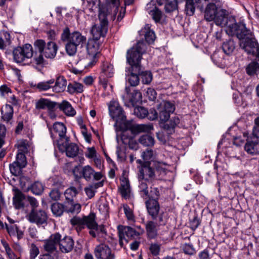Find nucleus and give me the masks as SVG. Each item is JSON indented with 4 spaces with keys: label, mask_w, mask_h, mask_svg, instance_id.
<instances>
[{
    "label": "nucleus",
    "mask_w": 259,
    "mask_h": 259,
    "mask_svg": "<svg viewBox=\"0 0 259 259\" xmlns=\"http://www.w3.org/2000/svg\"><path fill=\"white\" fill-rule=\"evenodd\" d=\"M108 108L110 116L116 121L115 125L118 123L123 125V128L125 131L130 130L133 134H138L142 132L148 133L153 128L152 124H137L133 120L126 121L123 109L116 101H111Z\"/></svg>",
    "instance_id": "obj_1"
},
{
    "label": "nucleus",
    "mask_w": 259,
    "mask_h": 259,
    "mask_svg": "<svg viewBox=\"0 0 259 259\" xmlns=\"http://www.w3.org/2000/svg\"><path fill=\"white\" fill-rule=\"evenodd\" d=\"M146 48L147 45L141 40L139 41L135 46L127 52L126 60L131 66L132 72L126 77L132 86H136L139 82L138 75H140L141 71L140 62L142 55L146 52Z\"/></svg>",
    "instance_id": "obj_2"
},
{
    "label": "nucleus",
    "mask_w": 259,
    "mask_h": 259,
    "mask_svg": "<svg viewBox=\"0 0 259 259\" xmlns=\"http://www.w3.org/2000/svg\"><path fill=\"white\" fill-rule=\"evenodd\" d=\"M120 5V0H106L105 4L99 7L98 18L100 20V26H98V34L100 37L104 38L107 34L108 27L107 16L110 13L111 9L114 8L113 18L115 19Z\"/></svg>",
    "instance_id": "obj_3"
},
{
    "label": "nucleus",
    "mask_w": 259,
    "mask_h": 259,
    "mask_svg": "<svg viewBox=\"0 0 259 259\" xmlns=\"http://www.w3.org/2000/svg\"><path fill=\"white\" fill-rule=\"evenodd\" d=\"M61 40L65 43V51L70 56L75 55L77 47L86 41V37L78 31L70 33L68 27H65L61 35Z\"/></svg>",
    "instance_id": "obj_4"
},
{
    "label": "nucleus",
    "mask_w": 259,
    "mask_h": 259,
    "mask_svg": "<svg viewBox=\"0 0 259 259\" xmlns=\"http://www.w3.org/2000/svg\"><path fill=\"white\" fill-rule=\"evenodd\" d=\"M157 109L161 121L164 122L163 128L170 130L173 129L179 123V119L177 117H172L168 120L170 115L175 109V105L170 102L162 101L158 106Z\"/></svg>",
    "instance_id": "obj_5"
},
{
    "label": "nucleus",
    "mask_w": 259,
    "mask_h": 259,
    "mask_svg": "<svg viewBox=\"0 0 259 259\" xmlns=\"http://www.w3.org/2000/svg\"><path fill=\"white\" fill-rule=\"evenodd\" d=\"M239 28L235 33L239 39L240 47L247 54L253 52L257 42L253 37L251 32L247 30L244 24L240 23Z\"/></svg>",
    "instance_id": "obj_6"
},
{
    "label": "nucleus",
    "mask_w": 259,
    "mask_h": 259,
    "mask_svg": "<svg viewBox=\"0 0 259 259\" xmlns=\"http://www.w3.org/2000/svg\"><path fill=\"white\" fill-rule=\"evenodd\" d=\"M96 217L95 213H91L89 215L84 216L82 218L74 217L70 220V222L72 226H76L77 231L81 230L86 226L90 230V234L95 237L97 230V224L95 221Z\"/></svg>",
    "instance_id": "obj_7"
},
{
    "label": "nucleus",
    "mask_w": 259,
    "mask_h": 259,
    "mask_svg": "<svg viewBox=\"0 0 259 259\" xmlns=\"http://www.w3.org/2000/svg\"><path fill=\"white\" fill-rule=\"evenodd\" d=\"M66 127L62 122H56L52 127L49 128L51 137L55 146L58 149H63V142H69V138L66 136Z\"/></svg>",
    "instance_id": "obj_8"
},
{
    "label": "nucleus",
    "mask_w": 259,
    "mask_h": 259,
    "mask_svg": "<svg viewBox=\"0 0 259 259\" xmlns=\"http://www.w3.org/2000/svg\"><path fill=\"white\" fill-rule=\"evenodd\" d=\"M217 25L221 27H226L231 34H235L236 31L239 28V25L236 23L235 19L233 17H227V12L225 9H221L219 11L215 19H213Z\"/></svg>",
    "instance_id": "obj_9"
},
{
    "label": "nucleus",
    "mask_w": 259,
    "mask_h": 259,
    "mask_svg": "<svg viewBox=\"0 0 259 259\" xmlns=\"http://www.w3.org/2000/svg\"><path fill=\"white\" fill-rule=\"evenodd\" d=\"M34 46L35 49L41 52L46 58H54L58 50V47L55 42L50 41L46 44L42 39L35 41Z\"/></svg>",
    "instance_id": "obj_10"
},
{
    "label": "nucleus",
    "mask_w": 259,
    "mask_h": 259,
    "mask_svg": "<svg viewBox=\"0 0 259 259\" xmlns=\"http://www.w3.org/2000/svg\"><path fill=\"white\" fill-rule=\"evenodd\" d=\"M33 48L31 45L25 44L23 47L15 48L13 52L14 59L17 63H23L32 57Z\"/></svg>",
    "instance_id": "obj_11"
},
{
    "label": "nucleus",
    "mask_w": 259,
    "mask_h": 259,
    "mask_svg": "<svg viewBox=\"0 0 259 259\" xmlns=\"http://www.w3.org/2000/svg\"><path fill=\"white\" fill-rule=\"evenodd\" d=\"M90 32L92 37L89 39L87 51L89 55L95 57L97 55V26L96 24L93 25Z\"/></svg>",
    "instance_id": "obj_12"
},
{
    "label": "nucleus",
    "mask_w": 259,
    "mask_h": 259,
    "mask_svg": "<svg viewBox=\"0 0 259 259\" xmlns=\"http://www.w3.org/2000/svg\"><path fill=\"white\" fill-rule=\"evenodd\" d=\"M61 235L59 233L52 234L48 239L44 241V248L46 251L49 253H53L57 251L58 242Z\"/></svg>",
    "instance_id": "obj_13"
},
{
    "label": "nucleus",
    "mask_w": 259,
    "mask_h": 259,
    "mask_svg": "<svg viewBox=\"0 0 259 259\" xmlns=\"http://www.w3.org/2000/svg\"><path fill=\"white\" fill-rule=\"evenodd\" d=\"M138 178L151 182L155 179V171L149 164H143L139 169Z\"/></svg>",
    "instance_id": "obj_14"
},
{
    "label": "nucleus",
    "mask_w": 259,
    "mask_h": 259,
    "mask_svg": "<svg viewBox=\"0 0 259 259\" xmlns=\"http://www.w3.org/2000/svg\"><path fill=\"white\" fill-rule=\"evenodd\" d=\"M28 220L32 223L41 225L46 222L47 215L45 211L40 210L36 211L32 209L27 217Z\"/></svg>",
    "instance_id": "obj_15"
},
{
    "label": "nucleus",
    "mask_w": 259,
    "mask_h": 259,
    "mask_svg": "<svg viewBox=\"0 0 259 259\" xmlns=\"http://www.w3.org/2000/svg\"><path fill=\"white\" fill-rule=\"evenodd\" d=\"M78 170L79 168L76 167L73 170L75 177L81 178L82 176L87 181H91L92 179L97 180V172H96L90 166L87 165L82 167L79 176L77 174Z\"/></svg>",
    "instance_id": "obj_16"
},
{
    "label": "nucleus",
    "mask_w": 259,
    "mask_h": 259,
    "mask_svg": "<svg viewBox=\"0 0 259 259\" xmlns=\"http://www.w3.org/2000/svg\"><path fill=\"white\" fill-rule=\"evenodd\" d=\"M244 149L249 154H259V137L253 135L250 140H247Z\"/></svg>",
    "instance_id": "obj_17"
},
{
    "label": "nucleus",
    "mask_w": 259,
    "mask_h": 259,
    "mask_svg": "<svg viewBox=\"0 0 259 259\" xmlns=\"http://www.w3.org/2000/svg\"><path fill=\"white\" fill-rule=\"evenodd\" d=\"M146 205L149 215L153 219H156L160 210L158 201L154 199H149L146 201Z\"/></svg>",
    "instance_id": "obj_18"
},
{
    "label": "nucleus",
    "mask_w": 259,
    "mask_h": 259,
    "mask_svg": "<svg viewBox=\"0 0 259 259\" xmlns=\"http://www.w3.org/2000/svg\"><path fill=\"white\" fill-rule=\"evenodd\" d=\"M58 246L60 250L62 252L68 253L70 252L73 248L74 241L70 237L65 236L62 239H61V237H60Z\"/></svg>",
    "instance_id": "obj_19"
},
{
    "label": "nucleus",
    "mask_w": 259,
    "mask_h": 259,
    "mask_svg": "<svg viewBox=\"0 0 259 259\" xmlns=\"http://www.w3.org/2000/svg\"><path fill=\"white\" fill-rule=\"evenodd\" d=\"M57 103L51 101L50 100L41 98L36 101L35 106V109L38 110L47 109L48 110H53L56 107Z\"/></svg>",
    "instance_id": "obj_20"
},
{
    "label": "nucleus",
    "mask_w": 259,
    "mask_h": 259,
    "mask_svg": "<svg viewBox=\"0 0 259 259\" xmlns=\"http://www.w3.org/2000/svg\"><path fill=\"white\" fill-rule=\"evenodd\" d=\"M64 147L63 149H59L62 152H65L66 155L69 157H74L78 153L79 148L77 145L74 143L69 144V142H63Z\"/></svg>",
    "instance_id": "obj_21"
},
{
    "label": "nucleus",
    "mask_w": 259,
    "mask_h": 259,
    "mask_svg": "<svg viewBox=\"0 0 259 259\" xmlns=\"http://www.w3.org/2000/svg\"><path fill=\"white\" fill-rule=\"evenodd\" d=\"M114 255L108 245L104 243L98 245V259H114Z\"/></svg>",
    "instance_id": "obj_22"
},
{
    "label": "nucleus",
    "mask_w": 259,
    "mask_h": 259,
    "mask_svg": "<svg viewBox=\"0 0 259 259\" xmlns=\"http://www.w3.org/2000/svg\"><path fill=\"white\" fill-rule=\"evenodd\" d=\"M13 200L15 207L16 209H20L25 206V202L27 201V198L22 192L17 189L15 191Z\"/></svg>",
    "instance_id": "obj_23"
},
{
    "label": "nucleus",
    "mask_w": 259,
    "mask_h": 259,
    "mask_svg": "<svg viewBox=\"0 0 259 259\" xmlns=\"http://www.w3.org/2000/svg\"><path fill=\"white\" fill-rule=\"evenodd\" d=\"M218 8L214 3H210L206 7L204 11V19L207 21H212L218 13Z\"/></svg>",
    "instance_id": "obj_24"
},
{
    "label": "nucleus",
    "mask_w": 259,
    "mask_h": 259,
    "mask_svg": "<svg viewBox=\"0 0 259 259\" xmlns=\"http://www.w3.org/2000/svg\"><path fill=\"white\" fill-rule=\"evenodd\" d=\"M118 236L119 238V245L122 247L124 245V241L128 242V239H130V227L119 225L117 227Z\"/></svg>",
    "instance_id": "obj_25"
},
{
    "label": "nucleus",
    "mask_w": 259,
    "mask_h": 259,
    "mask_svg": "<svg viewBox=\"0 0 259 259\" xmlns=\"http://www.w3.org/2000/svg\"><path fill=\"white\" fill-rule=\"evenodd\" d=\"M139 34L141 36H144L145 40L149 44L153 43L156 38L155 33L150 29L149 24L145 25V27L139 31Z\"/></svg>",
    "instance_id": "obj_26"
},
{
    "label": "nucleus",
    "mask_w": 259,
    "mask_h": 259,
    "mask_svg": "<svg viewBox=\"0 0 259 259\" xmlns=\"http://www.w3.org/2000/svg\"><path fill=\"white\" fill-rule=\"evenodd\" d=\"M55 84H53V91L59 93L64 92L67 85V80L63 76H59L56 78Z\"/></svg>",
    "instance_id": "obj_27"
},
{
    "label": "nucleus",
    "mask_w": 259,
    "mask_h": 259,
    "mask_svg": "<svg viewBox=\"0 0 259 259\" xmlns=\"http://www.w3.org/2000/svg\"><path fill=\"white\" fill-rule=\"evenodd\" d=\"M30 59V63L32 66L35 67L37 66L42 67L46 64V60L44 55L37 50L34 53H33L32 57Z\"/></svg>",
    "instance_id": "obj_28"
},
{
    "label": "nucleus",
    "mask_w": 259,
    "mask_h": 259,
    "mask_svg": "<svg viewBox=\"0 0 259 259\" xmlns=\"http://www.w3.org/2000/svg\"><path fill=\"white\" fill-rule=\"evenodd\" d=\"M119 191L121 196L124 199H128L131 196V189L128 180L123 178L122 179Z\"/></svg>",
    "instance_id": "obj_29"
},
{
    "label": "nucleus",
    "mask_w": 259,
    "mask_h": 259,
    "mask_svg": "<svg viewBox=\"0 0 259 259\" xmlns=\"http://www.w3.org/2000/svg\"><path fill=\"white\" fill-rule=\"evenodd\" d=\"M59 107L67 116L73 117L76 113L75 110L71 104L66 100H63L60 103L59 105Z\"/></svg>",
    "instance_id": "obj_30"
},
{
    "label": "nucleus",
    "mask_w": 259,
    "mask_h": 259,
    "mask_svg": "<svg viewBox=\"0 0 259 259\" xmlns=\"http://www.w3.org/2000/svg\"><path fill=\"white\" fill-rule=\"evenodd\" d=\"M54 82L55 80L54 79H51L47 81L39 82L34 85L32 84L31 87L39 92L46 91L52 89L53 84H54Z\"/></svg>",
    "instance_id": "obj_31"
},
{
    "label": "nucleus",
    "mask_w": 259,
    "mask_h": 259,
    "mask_svg": "<svg viewBox=\"0 0 259 259\" xmlns=\"http://www.w3.org/2000/svg\"><path fill=\"white\" fill-rule=\"evenodd\" d=\"M13 108L10 105L6 104L1 109L2 118L6 122H9L13 116Z\"/></svg>",
    "instance_id": "obj_32"
},
{
    "label": "nucleus",
    "mask_w": 259,
    "mask_h": 259,
    "mask_svg": "<svg viewBox=\"0 0 259 259\" xmlns=\"http://www.w3.org/2000/svg\"><path fill=\"white\" fill-rule=\"evenodd\" d=\"M76 121L78 125L81 130V133L84 137L85 140L88 142H90L91 136L87 132L85 125L84 124L83 118L81 116H78L76 118Z\"/></svg>",
    "instance_id": "obj_33"
},
{
    "label": "nucleus",
    "mask_w": 259,
    "mask_h": 259,
    "mask_svg": "<svg viewBox=\"0 0 259 259\" xmlns=\"http://www.w3.org/2000/svg\"><path fill=\"white\" fill-rule=\"evenodd\" d=\"M157 225L153 221H149L146 225V230L149 238H153L157 235Z\"/></svg>",
    "instance_id": "obj_34"
},
{
    "label": "nucleus",
    "mask_w": 259,
    "mask_h": 259,
    "mask_svg": "<svg viewBox=\"0 0 259 259\" xmlns=\"http://www.w3.org/2000/svg\"><path fill=\"white\" fill-rule=\"evenodd\" d=\"M139 181V191L142 197L144 199H147L148 196V181L144 180L141 179H138Z\"/></svg>",
    "instance_id": "obj_35"
},
{
    "label": "nucleus",
    "mask_w": 259,
    "mask_h": 259,
    "mask_svg": "<svg viewBox=\"0 0 259 259\" xmlns=\"http://www.w3.org/2000/svg\"><path fill=\"white\" fill-rule=\"evenodd\" d=\"M153 5L152 2L147 5L146 9L148 11V13L152 17L153 20L156 22L160 21L162 17V12L156 7H154L153 10H149L150 6Z\"/></svg>",
    "instance_id": "obj_36"
},
{
    "label": "nucleus",
    "mask_w": 259,
    "mask_h": 259,
    "mask_svg": "<svg viewBox=\"0 0 259 259\" xmlns=\"http://www.w3.org/2000/svg\"><path fill=\"white\" fill-rule=\"evenodd\" d=\"M66 206L58 202L54 203L51 206L52 213L56 217L61 216L66 211Z\"/></svg>",
    "instance_id": "obj_37"
},
{
    "label": "nucleus",
    "mask_w": 259,
    "mask_h": 259,
    "mask_svg": "<svg viewBox=\"0 0 259 259\" xmlns=\"http://www.w3.org/2000/svg\"><path fill=\"white\" fill-rule=\"evenodd\" d=\"M139 142L140 144L146 147H152L155 143L154 138L147 134L141 136L139 139Z\"/></svg>",
    "instance_id": "obj_38"
},
{
    "label": "nucleus",
    "mask_w": 259,
    "mask_h": 259,
    "mask_svg": "<svg viewBox=\"0 0 259 259\" xmlns=\"http://www.w3.org/2000/svg\"><path fill=\"white\" fill-rule=\"evenodd\" d=\"M169 167V166L164 162L158 161L155 163L156 171L161 176L160 178L167 174Z\"/></svg>",
    "instance_id": "obj_39"
},
{
    "label": "nucleus",
    "mask_w": 259,
    "mask_h": 259,
    "mask_svg": "<svg viewBox=\"0 0 259 259\" xmlns=\"http://www.w3.org/2000/svg\"><path fill=\"white\" fill-rule=\"evenodd\" d=\"M200 0H186L185 11L187 15L192 16L195 11V5L199 2Z\"/></svg>",
    "instance_id": "obj_40"
},
{
    "label": "nucleus",
    "mask_w": 259,
    "mask_h": 259,
    "mask_svg": "<svg viewBox=\"0 0 259 259\" xmlns=\"http://www.w3.org/2000/svg\"><path fill=\"white\" fill-rule=\"evenodd\" d=\"M2 245L5 250L7 257L8 259H20V256H18L12 250L8 243L6 241L2 242Z\"/></svg>",
    "instance_id": "obj_41"
},
{
    "label": "nucleus",
    "mask_w": 259,
    "mask_h": 259,
    "mask_svg": "<svg viewBox=\"0 0 259 259\" xmlns=\"http://www.w3.org/2000/svg\"><path fill=\"white\" fill-rule=\"evenodd\" d=\"M222 49L226 54H231L235 49V43L234 41L229 39L224 42L222 45Z\"/></svg>",
    "instance_id": "obj_42"
},
{
    "label": "nucleus",
    "mask_w": 259,
    "mask_h": 259,
    "mask_svg": "<svg viewBox=\"0 0 259 259\" xmlns=\"http://www.w3.org/2000/svg\"><path fill=\"white\" fill-rule=\"evenodd\" d=\"M78 193V190L74 187H70L68 188L64 192V195L66 200L68 201H72L73 199Z\"/></svg>",
    "instance_id": "obj_43"
},
{
    "label": "nucleus",
    "mask_w": 259,
    "mask_h": 259,
    "mask_svg": "<svg viewBox=\"0 0 259 259\" xmlns=\"http://www.w3.org/2000/svg\"><path fill=\"white\" fill-rule=\"evenodd\" d=\"M101 70V73L104 74V75L107 77H112L114 73L112 65L107 62L103 63V65L102 66Z\"/></svg>",
    "instance_id": "obj_44"
},
{
    "label": "nucleus",
    "mask_w": 259,
    "mask_h": 259,
    "mask_svg": "<svg viewBox=\"0 0 259 259\" xmlns=\"http://www.w3.org/2000/svg\"><path fill=\"white\" fill-rule=\"evenodd\" d=\"M83 90V85L80 83L74 82L68 85L67 91L70 94L81 93Z\"/></svg>",
    "instance_id": "obj_45"
},
{
    "label": "nucleus",
    "mask_w": 259,
    "mask_h": 259,
    "mask_svg": "<svg viewBox=\"0 0 259 259\" xmlns=\"http://www.w3.org/2000/svg\"><path fill=\"white\" fill-rule=\"evenodd\" d=\"M68 205L66 206V212L71 213H78L81 210V205L79 203H74L70 201Z\"/></svg>",
    "instance_id": "obj_46"
},
{
    "label": "nucleus",
    "mask_w": 259,
    "mask_h": 259,
    "mask_svg": "<svg viewBox=\"0 0 259 259\" xmlns=\"http://www.w3.org/2000/svg\"><path fill=\"white\" fill-rule=\"evenodd\" d=\"M31 190L33 194L40 195L44 190V185L41 182L36 181L31 186Z\"/></svg>",
    "instance_id": "obj_47"
},
{
    "label": "nucleus",
    "mask_w": 259,
    "mask_h": 259,
    "mask_svg": "<svg viewBox=\"0 0 259 259\" xmlns=\"http://www.w3.org/2000/svg\"><path fill=\"white\" fill-rule=\"evenodd\" d=\"M9 168L11 173L13 175L17 176L21 174L22 169L23 167L20 166V165L17 164V162H14L10 164Z\"/></svg>",
    "instance_id": "obj_48"
},
{
    "label": "nucleus",
    "mask_w": 259,
    "mask_h": 259,
    "mask_svg": "<svg viewBox=\"0 0 259 259\" xmlns=\"http://www.w3.org/2000/svg\"><path fill=\"white\" fill-rule=\"evenodd\" d=\"M140 75H141L142 81L143 83L149 84L152 80V74L150 71H142L140 72Z\"/></svg>",
    "instance_id": "obj_49"
},
{
    "label": "nucleus",
    "mask_w": 259,
    "mask_h": 259,
    "mask_svg": "<svg viewBox=\"0 0 259 259\" xmlns=\"http://www.w3.org/2000/svg\"><path fill=\"white\" fill-rule=\"evenodd\" d=\"M14 162H17L20 166L25 167L27 164V161L25 155L23 152H18L16 156V160Z\"/></svg>",
    "instance_id": "obj_50"
},
{
    "label": "nucleus",
    "mask_w": 259,
    "mask_h": 259,
    "mask_svg": "<svg viewBox=\"0 0 259 259\" xmlns=\"http://www.w3.org/2000/svg\"><path fill=\"white\" fill-rule=\"evenodd\" d=\"M97 152L94 147H88L85 152V156L89 159H94L95 161Z\"/></svg>",
    "instance_id": "obj_51"
},
{
    "label": "nucleus",
    "mask_w": 259,
    "mask_h": 259,
    "mask_svg": "<svg viewBox=\"0 0 259 259\" xmlns=\"http://www.w3.org/2000/svg\"><path fill=\"white\" fill-rule=\"evenodd\" d=\"M150 192H148V196L147 198L149 199H154L158 201L159 197L160 196V192L158 188L156 187H151Z\"/></svg>",
    "instance_id": "obj_52"
},
{
    "label": "nucleus",
    "mask_w": 259,
    "mask_h": 259,
    "mask_svg": "<svg viewBox=\"0 0 259 259\" xmlns=\"http://www.w3.org/2000/svg\"><path fill=\"white\" fill-rule=\"evenodd\" d=\"M134 112L138 117L143 118L146 117L148 110L143 107H138L135 109Z\"/></svg>",
    "instance_id": "obj_53"
},
{
    "label": "nucleus",
    "mask_w": 259,
    "mask_h": 259,
    "mask_svg": "<svg viewBox=\"0 0 259 259\" xmlns=\"http://www.w3.org/2000/svg\"><path fill=\"white\" fill-rule=\"evenodd\" d=\"M124 212L127 218V219L131 221L132 222L135 221V217L133 212L132 210L130 208V207L125 204L123 206Z\"/></svg>",
    "instance_id": "obj_54"
},
{
    "label": "nucleus",
    "mask_w": 259,
    "mask_h": 259,
    "mask_svg": "<svg viewBox=\"0 0 259 259\" xmlns=\"http://www.w3.org/2000/svg\"><path fill=\"white\" fill-rule=\"evenodd\" d=\"M142 100V94L137 90H135L132 94L130 101L132 104H136Z\"/></svg>",
    "instance_id": "obj_55"
},
{
    "label": "nucleus",
    "mask_w": 259,
    "mask_h": 259,
    "mask_svg": "<svg viewBox=\"0 0 259 259\" xmlns=\"http://www.w3.org/2000/svg\"><path fill=\"white\" fill-rule=\"evenodd\" d=\"M39 253L38 248L34 243H32L30 248V259H35Z\"/></svg>",
    "instance_id": "obj_56"
},
{
    "label": "nucleus",
    "mask_w": 259,
    "mask_h": 259,
    "mask_svg": "<svg viewBox=\"0 0 259 259\" xmlns=\"http://www.w3.org/2000/svg\"><path fill=\"white\" fill-rule=\"evenodd\" d=\"M149 250L153 255H157L160 250V245L157 243H152L150 245Z\"/></svg>",
    "instance_id": "obj_57"
},
{
    "label": "nucleus",
    "mask_w": 259,
    "mask_h": 259,
    "mask_svg": "<svg viewBox=\"0 0 259 259\" xmlns=\"http://www.w3.org/2000/svg\"><path fill=\"white\" fill-rule=\"evenodd\" d=\"M183 250L185 253L192 255L195 252V248L191 244L185 243L183 246Z\"/></svg>",
    "instance_id": "obj_58"
},
{
    "label": "nucleus",
    "mask_w": 259,
    "mask_h": 259,
    "mask_svg": "<svg viewBox=\"0 0 259 259\" xmlns=\"http://www.w3.org/2000/svg\"><path fill=\"white\" fill-rule=\"evenodd\" d=\"M107 235L105 225H100L98 226V237L103 238L101 241L107 239Z\"/></svg>",
    "instance_id": "obj_59"
},
{
    "label": "nucleus",
    "mask_w": 259,
    "mask_h": 259,
    "mask_svg": "<svg viewBox=\"0 0 259 259\" xmlns=\"http://www.w3.org/2000/svg\"><path fill=\"white\" fill-rule=\"evenodd\" d=\"M96 189V184L95 185H90L85 188L84 190L85 193L89 198H92L95 195Z\"/></svg>",
    "instance_id": "obj_60"
},
{
    "label": "nucleus",
    "mask_w": 259,
    "mask_h": 259,
    "mask_svg": "<svg viewBox=\"0 0 259 259\" xmlns=\"http://www.w3.org/2000/svg\"><path fill=\"white\" fill-rule=\"evenodd\" d=\"M153 156V151L151 149H147L142 154V157L144 160L148 161L152 159Z\"/></svg>",
    "instance_id": "obj_61"
},
{
    "label": "nucleus",
    "mask_w": 259,
    "mask_h": 259,
    "mask_svg": "<svg viewBox=\"0 0 259 259\" xmlns=\"http://www.w3.org/2000/svg\"><path fill=\"white\" fill-rule=\"evenodd\" d=\"M17 147L18 149V152H23L25 153L27 151V148L25 141H20L17 144Z\"/></svg>",
    "instance_id": "obj_62"
},
{
    "label": "nucleus",
    "mask_w": 259,
    "mask_h": 259,
    "mask_svg": "<svg viewBox=\"0 0 259 259\" xmlns=\"http://www.w3.org/2000/svg\"><path fill=\"white\" fill-rule=\"evenodd\" d=\"M165 10L167 12H171L177 8V4L175 2H170L165 5Z\"/></svg>",
    "instance_id": "obj_63"
},
{
    "label": "nucleus",
    "mask_w": 259,
    "mask_h": 259,
    "mask_svg": "<svg viewBox=\"0 0 259 259\" xmlns=\"http://www.w3.org/2000/svg\"><path fill=\"white\" fill-rule=\"evenodd\" d=\"M146 117L150 120H153L158 117V113L154 109H151L149 111H148Z\"/></svg>",
    "instance_id": "obj_64"
}]
</instances>
